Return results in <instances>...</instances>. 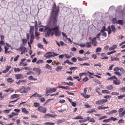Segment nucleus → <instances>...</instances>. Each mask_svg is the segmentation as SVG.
<instances>
[{"label":"nucleus","instance_id":"f257e3e1","mask_svg":"<svg viewBox=\"0 0 125 125\" xmlns=\"http://www.w3.org/2000/svg\"><path fill=\"white\" fill-rule=\"evenodd\" d=\"M57 20H51L50 25L52 27V31H55V35L56 36H59L61 35V31H59V26L57 25Z\"/></svg>","mask_w":125,"mask_h":125},{"label":"nucleus","instance_id":"f03ea898","mask_svg":"<svg viewBox=\"0 0 125 125\" xmlns=\"http://www.w3.org/2000/svg\"><path fill=\"white\" fill-rule=\"evenodd\" d=\"M52 12L55 13L52 14L51 20H57L58 13L59 12V7H56L55 4L54 3L52 6Z\"/></svg>","mask_w":125,"mask_h":125},{"label":"nucleus","instance_id":"7ed1b4c3","mask_svg":"<svg viewBox=\"0 0 125 125\" xmlns=\"http://www.w3.org/2000/svg\"><path fill=\"white\" fill-rule=\"evenodd\" d=\"M50 27H52V29L48 27L44 29V32H45V36L46 37H49L51 34L52 27L51 25H50Z\"/></svg>","mask_w":125,"mask_h":125},{"label":"nucleus","instance_id":"20e7f679","mask_svg":"<svg viewBox=\"0 0 125 125\" xmlns=\"http://www.w3.org/2000/svg\"><path fill=\"white\" fill-rule=\"evenodd\" d=\"M118 112L119 113V117H122L125 115V110L124 111L123 108H120L118 110Z\"/></svg>","mask_w":125,"mask_h":125},{"label":"nucleus","instance_id":"39448f33","mask_svg":"<svg viewBox=\"0 0 125 125\" xmlns=\"http://www.w3.org/2000/svg\"><path fill=\"white\" fill-rule=\"evenodd\" d=\"M37 110L40 113H45L47 112V110L46 108L42 106H39Z\"/></svg>","mask_w":125,"mask_h":125},{"label":"nucleus","instance_id":"423d86ee","mask_svg":"<svg viewBox=\"0 0 125 125\" xmlns=\"http://www.w3.org/2000/svg\"><path fill=\"white\" fill-rule=\"evenodd\" d=\"M108 101V100L106 99H102L97 101L95 104L97 105H100L106 103Z\"/></svg>","mask_w":125,"mask_h":125},{"label":"nucleus","instance_id":"0eeeda50","mask_svg":"<svg viewBox=\"0 0 125 125\" xmlns=\"http://www.w3.org/2000/svg\"><path fill=\"white\" fill-rule=\"evenodd\" d=\"M17 50L21 52V54H22L25 53L26 48L25 47H23L22 45H21L19 48Z\"/></svg>","mask_w":125,"mask_h":125},{"label":"nucleus","instance_id":"6e6552de","mask_svg":"<svg viewBox=\"0 0 125 125\" xmlns=\"http://www.w3.org/2000/svg\"><path fill=\"white\" fill-rule=\"evenodd\" d=\"M57 87L54 88H49V89L47 90L46 91V93L47 94L49 93H52L53 92H55L56 90Z\"/></svg>","mask_w":125,"mask_h":125},{"label":"nucleus","instance_id":"1a4fd4ad","mask_svg":"<svg viewBox=\"0 0 125 125\" xmlns=\"http://www.w3.org/2000/svg\"><path fill=\"white\" fill-rule=\"evenodd\" d=\"M29 90V89L28 88L23 87L19 91L22 93H27Z\"/></svg>","mask_w":125,"mask_h":125},{"label":"nucleus","instance_id":"9d476101","mask_svg":"<svg viewBox=\"0 0 125 125\" xmlns=\"http://www.w3.org/2000/svg\"><path fill=\"white\" fill-rule=\"evenodd\" d=\"M91 43L92 45L94 46H96L97 45V42L96 41V37H94L92 39Z\"/></svg>","mask_w":125,"mask_h":125},{"label":"nucleus","instance_id":"9b49d317","mask_svg":"<svg viewBox=\"0 0 125 125\" xmlns=\"http://www.w3.org/2000/svg\"><path fill=\"white\" fill-rule=\"evenodd\" d=\"M15 78L17 79H21L24 78L23 75L21 74H18L15 75Z\"/></svg>","mask_w":125,"mask_h":125},{"label":"nucleus","instance_id":"f8f14e48","mask_svg":"<svg viewBox=\"0 0 125 125\" xmlns=\"http://www.w3.org/2000/svg\"><path fill=\"white\" fill-rule=\"evenodd\" d=\"M51 52H47L44 55V56L46 57V59L49 58L53 56L52 54H51Z\"/></svg>","mask_w":125,"mask_h":125},{"label":"nucleus","instance_id":"ddd939ff","mask_svg":"<svg viewBox=\"0 0 125 125\" xmlns=\"http://www.w3.org/2000/svg\"><path fill=\"white\" fill-rule=\"evenodd\" d=\"M26 60V59L25 58L22 59L19 64V65L21 66L22 65L24 66H26L27 64L26 63H24L23 62H24L25 60Z\"/></svg>","mask_w":125,"mask_h":125},{"label":"nucleus","instance_id":"4468645a","mask_svg":"<svg viewBox=\"0 0 125 125\" xmlns=\"http://www.w3.org/2000/svg\"><path fill=\"white\" fill-rule=\"evenodd\" d=\"M115 80H114L113 81V83L116 85H119L120 84V81L118 80L117 78V79H115Z\"/></svg>","mask_w":125,"mask_h":125},{"label":"nucleus","instance_id":"2eb2a0df","mask_svg":"<svg viewBox=\"0 0 125 125\" xmlns=\"http://www.w3.org/2000/svg\"><path fill=\"white\" fill-rule=\"evenodd\" d=\"M42 95H40L38 94L37 92L35 93L34 94L32 95L30 97V98H31L32 97H41L42 96Z\"/></svg>","mask_w":125,"mask_h":125},{"label":"nucleus","instance_id":"dca6fc26","mask_svg":"<svg viewBox=\"0 0 125 125\" xmlns=\"http://www.w3.org/2000/svg\"><path fill=\"white\" fill-rule=\"evenodd\" d=\"M34 29V27L33 26H30V33L31 35L32 34L33 35H34L33 34Z\"/></svg>","mask_w":125,"mask_h":125},{"label":"nucleus","instance_id":"f3484780","mask_svg":"<svg viewBox=\"0 0 125 125\" xmlns=\"http://www.w3.org/2000/svg\"><path fill=\"white\" fill-rule=\"evenodd\" d=\"M101 56L102 57L101 58V59L102 60L104 59H108V57L106 56V54L105 53H102L101 54Z\"/></svg>","mask_w":125,"mask_h":125},{"label":"nucleus","instance_id":"a211bd4d","mask_svg":"<svg viewBox=\"0 0 125 125\" xmlns=\"http://www.w3.org/2000/svg\"><path fill=\"white\" fill-rule=\"evenodd\" d=\"M34 39V35H33L32 34L31 35H30V42L31 44H32L33 42V40Z\"/></svg>","mask_w":125,"mask_h":125},{"label":"nucleus","instance_id":"6ab92c4d","mask_svg":"<svg viewBox=\"0 0 125 125\" xmlns=\"http://www.w3.org/2000/svg\"><path fill=\"white\" fill-rule=\"evenodd\" d=\"M33 70L35 71L36 73L38 75L40 74L41 72V70H40L36 68H34L33 69Z\"/></svg>","mask_w":125,"mask_h":125},{"label":"nucleus","instance_id":"aec40b11","mask_svg":"<svg viewBox=\"0 0 125 125\" xmlns=\"http://www.w3.org/2000/svg\"><path fill=\"white\" fill-rule=\"evenodd\" d=\"M21 109L22 110V112L26 114H28L29 113V112L25 108L22 107Z\"/></svg>","mask_w":125,"mask_h":125},{"label":"nucleus","instance_id":"412c9836","mask_svg":"<svg viewBox=\"0 0 125 125\" xmlns=\"http://www.w3.org/2000/svg\"><path fill=\"white\" fill-rule=\"evenodd\" d=\"M73 119L74 120H78L83 119V118L81 115H78L73 118Z\"/></svg>","mask_w":125,"mask_h":125},{"label":"nucleus","instance_id":"4be33fe9","mask_svg":"<svg viewBox=\"0 0 125 125\" xmlns=\"http://www.w3.org/2000/svg\"><path fill=\"white\" fill-rule=\"evenodd\" d=\"M117 47L116 45H113L112 47H110L109 48V50L110 51L116 49Z\"/></svg>","mask_w":125,"mask_h":125},{"label":"nucleus","instance_id":"5701e85b","mask_svg":"<svg viewBox=\"0 0 125 125\" xmlns=\"http://www.w3.org/2000/svg\"><path fill=\"white\" fill-rule=\"evenodd\" d=\"M85 47L87 48L90 47L91 46V42H87L85 44Z\"/></svg>","mask_w":125,"mask_h":125},{"label":"nucleus","instance_id":"b1692460","mask_svg":"<svg viewBox=\"0 0 125 125\" xmlns=\"http://www.w3.org/2000/svg\"><path fill=\"white\" fill-rule=\"evenodd\" d=\"M107 31H108V34H110L112 32V31L111 29L110 26H109L107 28V29L106 30Z\"/></svg>","mask_w":125,"mask_h":125},{"label":"nucleus","instance_id":"393cba45","mask_svg":"<svg viewBox=\"0 0 125 125\" xmlns=\"http://www.w3.org/2000/svg\"><path fill=\"white\" fill-rule=\"evenodd\" d=\"M117 110H113L109 112L108 113V114L109 115H110L112 114H113L115 113H117Z\"/></svg>","mask_w":125,"mask_h":125},{"label":"nucleus","instance_id":"a878e982","mask_svg":"<svg viewBox=\"0 0 125 125\" xmlns=\"http://www.w3.org/2000/svg\"><path fill=\"white\" fill-rule=\"evenodd\" d=\"M111 27L112 29V31L114 33H115L116 31V30L115 26L114 25H112L111 26Z\"/></svg>","mask_w":125,"mask_h":125},{"label":"nucleus","instance_id":"bb28decb","mask_svg":"<svg viewBox=\"0 0 125 125\" xmlns=\"http://www.w3.org/2000/svg\"><path fill=\"white\" fill-rule=\"evenodd\" d=\"M102 93L103 94H109L110 93V91L106 90H103L102 91Z\"/></svg>","mask_w":125,"mask_h":125},{"label":"nucleus","instance_id":"cd10ccee","mask_svg":"<svg viewBox=\"0 0 125 125\" xmlns=\"http://www.w3.org/2000/svg\"><path fill=\"white\" fill-rule=\"evenodd\" d=\"M115 79H117V78L116 76L114 75L112 76L111 77H109L107 79V80H114Z\"/></svg>","mask_w":125,"mask_h":125},{"label":"nucleus","instance_id":"c85d7f7f","mask_svg":"<svg viewBox=\"0 0 125 125\" xmlns=\"http://www.w3.org/2000/svg\"><path fill=\"white\" fill-rule=\"evenodd\" d=\"M81 94L85 98H88L90 96V95H85L86 94H84L81 93Z\"/></svg>","mask_w":125,"mask_h":125},{"label":"nucleus","instance_id":"c756f323","mask_svg":"<svg viewBox=\"0 0 125 125\" xmlns=\"http://www.w3.org/2000/svg\"><path fill=\"white\" fill-rule=\"evenodd\" d=\"M111 60L112 61H119V58H117V57H112L111 58Z\"/></svg>","mask_w":125,"mask_h":125},{"label":"nucleus","instance_id":"7c9ffc66","mask_svg":"<svg viewBox=\"0 0 125 125\" xmlns=\"http://www.w3.org/2000/svg\"><path fill=\"white\" fill-rule=\"evenodd\" d=\"M111 21L112 23L113 24L117 23V21L116 20V18H114Z\"/></svg>","mask_w":125,"mask_h":125},{"label":"nucleus","instance_id":"2f4dec72","mask_svg":"<svg viewBox=\"0 0 125 125\" xmlns=\"http://www.w3.org/2000/svg\"><path fill=\"white\" fill-rule=\"evenodd\" d=\"M18 97V94H14L11 95L10 97L11 99H13L15 98Z\"/></svg>","mask_w":125,"mask_h":125},{"label":"nucleus","instance_id":"473e14b6","mask_svg":"<svg viewBox=\"0 0 125 125\" xmlns=\"http://www.w3.org/2000/svg\"><path fill=\"white\" fill-rule=\"evenodd\" d=\"M108 108V107L107 106V107H102L101 106H99V108H98V110H102V109H104L106 108Z\"/></svg>","mask_w":125,"mask_h":125},{"label":"nucleus","instance_id":"72a5a7b5","mask_svg":"<svg viewBox=\"0 0 125 125\" xmlns=\"http://www.w3.org/2000/svg\"><path fill=\"white\" fill-rule=\"evenodd\" d=\"M26 81L25 80H19L18 82L16 83V84L19 85L22 82H25Z\"/></svg>","mask_w":125,"mask_h":125},{"label":"nucleus","instance_id":"f704fd0d","mask_svg":"<svg viewBox=\"0 0 125 125\" xmlns=\"http://www.w3.org/2000/svg\"><path fill=\"white\" fill-rule=\"evenodd\" d=\"M120 91L122 92H125V86L122 87L119 90Z\"/></svg>","mask_w":125,"mask_h":125},{"label":"nucleus","instance_id":"c9c22d12","mask_svg":"<svg viewBox=\"0 0 125 125\" xmlns=\"http://www.w3.org/2000/svg\"><path fill=\"white\" fill-rule=\"evenodd\" d=\"M106 88L107 89L110 90L113 89V87L111 85L107 86Z\"/></svg>","mask_w":125,"mask_h":125},{"label":"nucleus","instance_id":"e433bc0d","mask_svg":"<svg viewBox=\"0 0 125 125\" xmlns=\"http://www.w3.org/2000/svg\"><path fill=\"white\" fill-rule=\"evenodd\" d=\"M62 69V66H58L56 68L55 70L56 71L58 72L59 70H61Z\"/></svg>","mask_w":125,"mask_h":125},{"label":"nucleus","instance_id":"4c0bfd02","mask_svg":"<svg viewBox=\"0 0 125 125\" xmlns=\"http://www.w3.org/2000/svg\"><path fill=\"white\" fill-rule=\"evenodd\" d=\"M35 28L36 31H37L38 29V22L37 21H35Z\"/></svg>","mask_w":125,"mask_h":125},{"label":"nucleus","instance_id":"58836bf2","mask_svg":"<svg viewBox=\"0 0 125 125\" xmlns=\"http://www.w3.org/2000/svg\"><path fill=\"white\" fill-rule=\"evenodd\" d=\"M11 78H8L7 79V81L8 83H12L14 81L13 80H12Z\"/></svg>","mask_w":125,"mask_h":125},{"label":"nucleus","instance_id":"ea45409f","mask_svg":"<svg viewBox=\"0 0 125 125\" xmlns=\"http://www.w3.org/2000/svg\"><path fill=\"white\" fill-rule=\"evenodd\" d=\"M62 33L63 36H64V40H67L68 39V38L66 34L63 32H62Z\"/></svg>","mask_w":125,"mask_h":125},{"label":"nucleus","instance_id":"a19ab883","mask_svg":"<svg viewBox=\"0 0 125 125\" xmlns=\"http://www.w3.org/2000/svg\"><path fill=\"white\" fill-rule=\"evenodd\" d=\"M27 40H26L25 39H22V43L23 45H25L27 42Z\"/></svg>","mask_w":125,"mask_h":125},{"label":"nucleus","instance_id":"79ce46f5","mask_svg":"<svg viewBox=\"0 0 125 125\" xmlns=\"http://www.w3.org/2000/svg\"><path fill=\"white\" fill-rule=\"evenodd\" d=\"M65 120L64 119H62L61 120H59L57 121V123L58 124H59L63 122Z\"/></svg>","mask_w":125,"mask_h":125},{"label":"nucleus","instance_id":"37998d69","mask_svg":"<svg viewBox=\"0 0 125 125\" xmlns=\"http://www.w3.org/2000/svg\"><path fill=\"white\" fill-rule=\"evenodd\" d=\"M100 90V88L98 87L96 88L95 89V91L96 92L98 93L99 95H101L102 94H101L99 92Z\"/></svg>","mask_w":125,"mask_h":125},{"label":"nucleus","instance_id":"c03bdc74","mask_svg":"<svg viewBox=\"0 0 125 125\" xmlns=\"http://www.w3.org/2000/svg\"><path fill=\"white\" fill-rule=\"evenodd\" d=\"M46 68L49 69L51 70L52 69V67L51 66H50L48 64H46Z\"/></svg>","mask_w":125,"mask_h":125},{"label":"nucleus","instance_id":"a18cd8bd","mask_svg":"<svg viewBox=\"0 0 125 125\" xmlns=\"http://www.w3.org/2000/svg\"><path fill=\"white\" fill-rule=\"evenodd\" d=\"M93 81L99 84H100L101 83L100 81L97 79L96 78H94L93 79Z\"/></svg>","mask_w":125,"mask_h":125},{"label":"nucleus","instance_id":"49530a36","mask_svg":"<svg viewBox=\"0 0 125 125\" xmlns=\"http://www.w3.org/2000/svg\"><path fill=\"white\" fill-rule=\"evenodd\" d=\"M117 23L118 24L121 25H123V22L122 20H119L117 21Z\"/></svg>","mask_w":125,"mask_h":125},{"label":"nucleus","instance_id":"de8ad7c7","mask_svg":"<svg viewBox=\"0 0 125 125\" xmlns=\"http://www.w3.org/2000/svg\"><path fill=\"white\" fill-rule=\"evenodd\" d=\"M86 59H83L82 58H81L80 57H78L77 58L78 60L81 61H83L84 60H88L89 59L88 58H86Z\"/></svg>","mask_w":125,"mask_h":125},{"label":"nucleus","instance_id":"09e8293b","mask_svg":"<svg viewBox=\"0 0 125 125\" xmlns=\"http://www.w3.org/2000/svg\"><path fill=\"white\" fill-rule=\"evenodd\" d=\"M55 123L46 122L44 123L45 125H54Z\"/></svg>","mask_w":125,"mask_h":125},{"label":"nucleus","instance_id":"8fccbe9b","mask_svg":"<svg viewBox=\"0 0 125 125\" xmlns=\"http://www.w3.org/2000/svg\"><path fill=\"white\" fill-rule=\"evenodd\" d=\"M5 49V53L6 54L7 53H9V51H7L9 49V48L6 47V46H4Z\"/></svg>","mask_w":125,"mask_h":125},{"label":"nucleus","instance_id":"3c124183","mask_svg":"<svg viewBox=\"0 0 125 125\" xmlns=\"http://www.w3.org/2000/svg\"><path fill=\"white\" fill-rule=\"evenodd\" d=\"M114 73L116 75H118L119 76H120L122 75L119 72H114Z\"/></svg>","mask_w":125,"mask_h":125},{"label":"nucleus","instance_id":"603ef678","mask_svg":"<svg viewBox=\"0 0 125 125\" xmlns=\"http://www.w3.org/2000/svg\"><path fill=\"white\" fill-rule=\"evenodd\" d=\"M107 30H106L105 27V26H104L102 27V29L101 30V32H104L105 31H107Z\"/></svg>","mask_w":125,"mask_h":125},{"label":"nucleus","instance_id":"864d4df0","mask_svg":"<svg viewBox=\"0 0 125 125\" xmlns=\"http://www.w3.org/2000/svg\"><path fill=\"white\" fill-rule=\"evenodd\" d=\"M57 88H62L63 89H65L66 90H67L68 89L66 87L63 86H57Z\"/></svg>","mask_w":125,"mask_h":125},{"label":"nucleus","instance_id":"5fc2aeb1","mask_svg":"<svg viewBox=\"0 0 125 125\" xmlns=\"http://www.w3.org/2000/svg\"><path fill=\"white\" fill-rule=\"evenodd\" d=\"M90 117H87L86 118V119L84 118V120H83V122H85L88 120H89L90 119Z\"/></svg>","mask_w":125,"mask_h":125},{"label":"nucleus","instance_id":"6e6d98bb","mask_svg":"<svg viewBox=\"0 0 125 125\" xmlns=\"http://www.w3.org/2000/svg\"><path fill=\"white\" fill-rule=\"evenodd\" d=\"M109 119L110 120H112L113 121H115L118 120L117 119L113 117H111V118H109Z\"/></svg>","mask_w":125,"mask_h":125},{"label":"nucleus","instance_id":"4d7b16f0","mask_svg":"<svg viewBox=\"0 0 125 125\" xmlns=\"http://www.w3.org/2000/svg\"><path fill=\"white\" fill-rule=\"evenodd\" d=\"M34 106L36 107H37L40 105V104L37 103H34Z\"/></svg>","mask_w":125,"mask_h":125},{"label":"nucleus","instance_id":"13d9d810","mask_svg":"<svg viewBox=\"0 0 125 125\" xmlns=\"http://www.w3.org/2000/svg\"><path fill=\"white\" fill-rule=\"evenodd\" d=\"M11 110V109H9V110L6 109V110H4L3 112H4V113H5L8 114V113H9L10 112Z\"/></svg>","mask_w":125,"mask_h":125},{"label":"nucleus","instance_id":"bf43d9fd","mask_svg":"<svg viewBox=\"0 0 125 125\" xmlns=\"http://www.w3.org/2000/svg\"><path fill=\"white\" fill-rule=\"evenodd\" d=\"M118 123L119 124H120L121 123H124V120L123 119H120L118 121Z\"/></svg>","mask_w":125,"mask_h":125},{"label":"nucleus","instance_id":"052dcab7","mask_svg":"<svg viewBox=\"0 0 125 125\" xmlns=\"http://www.w3.org/2000/svg\"><path fill=\"white\" fill-rule=\"evenodd\" d=\"M100 35H101V33L100 32L96 36V38H97L98 39V40H100Z\"/></svg>","mask_w":125,"mask_h":125},{"label":"nucleus","instance_id":"680f3d73","mask_svg":"<svg viewBox=\"0 0 125 125\" xmlns=\"http://www.w3.org/2000/svg\"><path fill=\"white\" fill-rule=\"evenodd\" d=\"M21 70L19 68H15L14 69V71L15 72H19Z\"/></svg>","mask_w":125,"mask_h":125},{"label":"nucleus","instance_id":"e2e57ef3","mask_svg":"<svg viewBox=\"0 0 125 125\" xmlns=\"http://www.w3.org/2000/svg\"><path fill=\"white\" fill-rule=\"evenodd\" d=\"M89 121L90 122H95V120L93 118H90V119Z\"/></svg>","mask_w":125,"mask_h":125},{"label":"nucleus","instance_id":"0e129e2a","mask_svg":"<svg viewBox=\"0 0 125 125\" xmlns=\"http://www.w3.org/2000/svg\"><path fill=\"white\" fill-rule=\"evenodd\" d=\"M88 80V78L87 77H85L83 79V81L84 82H86Z\"/></svg>","mask_w":125,"mask_h":125},{"label":"nucleus","instance_id":"69168bd1","mask_svg":"<svg viewBox=\"0 0 125 125\" xmlns=\"http://www.w3.org/2000/svg\"><path fill=\"white\" fill-rule=\"evenodd\" d=\"M101 50V48L99 47L96 49V52H100Z\"/></svg>","mask_w":125,"mask_h":125},{"label":"nucleus","instance_id":"338daca9","mask_svg":"<svg viewBox=\"0 0 125 125\" xmlns=\"http://www.w3.org/2000/svg\"><path fill=\"white\" fill-rule=\"evenodd\" d=\"M38 47L41 48L43 49V45L40 44V43H39L38 45Z\"/></svg>","mask_w":125,"mask_h":125},{"label":"nucleus","instance_id":"774afa93","mask_svg":"<svg viewBox=\"0 0 125 125\" xmlns=\"http://www.w3.org/2000/svg\"><path fill=\"white\" fill-rule=\"evenodd\" d=\"M19 57V55H18L14 59V61L15 62L16 61H17L18 58Z\"/></svg>","mask_w":125,"mask_h":125}]
</instances>
